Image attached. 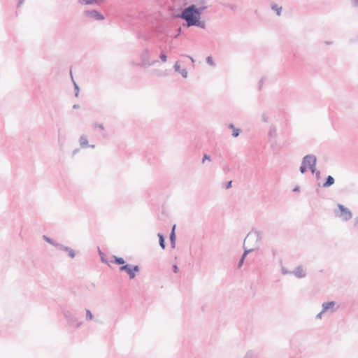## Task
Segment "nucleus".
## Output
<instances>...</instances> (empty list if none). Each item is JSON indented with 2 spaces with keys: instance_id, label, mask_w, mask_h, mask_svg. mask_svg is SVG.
Instances as JSON below:
<instances>
[{
  "instance_id": "26",
  "label": "nucleus",
  "mask_w": 358,
  "mask_h": 358,
  "mask_svg": "<svg viewBox=\"0 0 358 358\" xmlns=\"http://www.w3.org/2000/svg\"><path fill=\"white\" fill-rule=\"evenodd\" d=\"M299 170H300V172H301V173H304L306 171V170H307V166H306V165H305V164H303V162H302V163H301V166H300Z\"/></svg>"
},
{
  "instance_id": "11",
  "label": "nucleus",
  "mask_w": 358,
  "mask_h": 358,
  "mask_svg": "<svg viewBox=\"0 0 358 358\" xmlns=\"http://www.w3.org/2000/svg\"><path fill=\"white\" fill-rule=\"evenodd\" d=\"M268 136L270 141L275 140L277 137V129L275 126H270Z\"/></svg>"
},
{
  "instance_id": "49",
  "label": "nucleus",
  "mask_w": 358,
  "mask_h": 358,
  "mask_svg": "<svg viewBox=\"0 0 358 358\" xmlns=\"http://www.w3.org/2000/svg\"><path fill=\"white\" fill-rule=\"evenodd\" d=\"M263 82V79L260 80V85H262V83Z\"/></svg>"
},
{
  "instance_id": "28",
  "label": "nucleus",
  "mask_w": 358,
  "mask_h": 358,
  "mask_svg": "<svg viewBox=\"0 0 358 358\" xmlns=\"http://www.w3.org/2000/svg\"><path fill=\"white\" fill-rule=\"evenodd\" d=\"M173 69L176 71H180V65L179 64V62H176L173 66Z\"/></svg>"
},
{
  "instance_id": "29",
  "label": "nucleus",
  "mask_w": 358,
  "mask_h": 358,
  "mask_svg": "<svg viewBox=\"0 0 358 358\" xmlns=\"http://www.w3.org/2000/svg\"><path fill=\"white\" fill-rule=\"evenodd\" d=\"M206 160L211 161V157L207 154H204L203 159H202V163H204Z\"/></svg>"
},
{
  "instance_id": "21",
  "label": "nucleus",
  "mask_w": 358,
  "mask_h": 358,
  "mask_svg": "<svg viewBox=\"0 0 358 358\" xmlns=\"http://www.w3.org/2000/svg\"><path fill=\"white\" fill-rule=\"evenodd\" d=\"M175 228H176V226L174 225L172 229V231L170 234L169 238H170L171 241H176Z\"/></svg>"
},
{
  "instance_id": "35",
  "label": "nucleus",
  "mask_w": 358,
  "mask_h": 358,
  "mask_svg": "<svg viewBox=\"0 0 358 358\" xmlns=\"http://www.w3.org/2000/svg\"><path fill=\"white\" fill-rule=\"evenodd\" d=\"M231 185H232V181L230 180L229 182H227L226 184H225V188L226 189H229L231 187Z\"/></svg>"
},
{
  "instance_id": "12",
  "label": "nucleus",
  "mask_w": 358,
  "mask_h": 358,
  "mask_svg": "<svg viewBox=\"0 0 358 358\" xmlns=\"http://www.w3.org/2000/svg\"><path fill=\"white\" fill-rule=\"evenodd\" d=\"M334 182H335V180L334 178V177H332L331 176H328L327 178H326L325 182L322 184V187H324V188L329 187L331 186L332 185H334Z\"/></svg>"
},
{
  "instance_id": "39",
  "label": "nucleus",
  "mask_w": 358,
  "mask_h": 358,
  "mask_svg": "<svg viewBox=\"0 0 358 358\" xmlns=\"http://www.w3.org/2000/svg\"><path fill=\"white\" fill-rule=\"evenodd\" d=\"M230 170V168H229V165H226L223 167V171L227 173L228 171H229Z\"/></svg>"
},
{
  "instance_id": "38",
  "label": "nucleus",
  "mask_w": 358,
  "mask_h": 358,
  "mask_svg": "<svg viewBox=\"0 0 358 358\" xmlns=\"http://www.w3.org/2000/svg\"><path fill=\"white\" fill-rule=\"evenodd\" d=\"M314 173H315V177L318 180L320 178V171H317L315 169V172Z\"/></svg>"
},
{
  "instance_id": "48",
  "label": "nucleus",
  "mask_w": 358,
  "mask_h": 358,
  "mask_svg": "<svg viewBox=\"0 0 358 358\" xmlns=\"http://www.w3.org/2000/svg\"><path fill=\"white\" fill-rule=\"evenodd\" d=\"M188 57L191 59V61H192V62H194V59H193V57H189V56H188Z\"/></svg>"
},
{
  "instance_id": "42",
  "label": "nucleus",
  "mask_w": 358,
  "mask_h": 358,
  "mask_svg": "<svg viewBox=\"0 0 358 358\" xmlns=\"http://www.w3.org/2000/svg\"><path fill=\"white\" fill-rule=\"evenodd\" d=\"M299 186H296L294 189H293V191L294 192H299Z\"/></svg>"
},
{
  "instance_id": "22",
  "label": "nucleus",
  "mask_w": 358,
  "mask_h": 358,
  "mask_svg": "<svg viewBox=\"0 0 358 358\" xmlns=\"http://www.w3.org/2000/svg\"><path fill=\"white\" fill-rule=\"evenodd\" d=\"M206 62H207V64H208L209 65H210L212 66H214L215 65V64L214 63V61L213 59V57L211 56L207 57Z\"/></svg>"
},
{
  "instance_id": "20",
  "label": "nucleus",
  "mask_w": 358,
  "mask_h": 358,
  "mask_svg": "<svg viewBox=\"0 0 358 358\" xmlns=\"http://www.w3.org/2000/svg\"><path fill=\"white\" fill-rule=\"evenodd\" d=\"M159 58H160L161 61L164 63L167 62V56L164 51L161 52V53L159 55Z\"/></svg>"
},
{
  "instance_id": "18",
  "label": "nucleus",
  "mask_w": 358,
  "mask_h": 358,
  "mask_svg": "<svg viewBox=\"0 0 358 358\" xmlns=\"http://www.w3.org/2000/svg\"><path fill=\"white\" fill-rule=\"evenodd\" d=\"M114 258H115L114 262L116 264L122 265L125 263L124 259L122 257H117L114 256Z\"/></svg>"
},
{
  "instance_id": "25",
  "label": "nucleus",
  "mask_w": 358,
  "mask_h": 358,
  "mask_svg": "<svg viewBox=\"0 0 358 358\" xmlns=\"http://www.w3.org/2000/svg\"><path fill=\"white\" fill-rule=\"evenodd\" d=\"M43 239L47 241L48 243L53 245H56L57 243H55L54 241L50 238L49 237L46 236H43Z\"/></svg>"
},
{
  "instance_id": "6",
  "label": "nucleus",
  "mask_w": 358,
  "mask_h": 358,
  "mask_svg": "<svg viewBox=\"0 0 358 358\" xmlns=\"http://www.w3.org/2000/svg\"><path fill=\"white\" fill-rule=\"evenodd\" d=\"M85 16L94 19L95 20H103L105 17L103 14L96 10H87L85 11Z\"/></svg>"
},
{
  "instance_id": "50",
  "label": "nucleus",
  "mask_w": 358,
  "mask_h": 358,
  "mask_svg": "<svg viewBox=\"0 0 358 358\" xmlns=\"http://www.w3.org/2000/svg\"><path fill=\"white\" fill-rule=\"evenodd\" d=\"M357 221H358V217H357Z\"/></svg>"
},
{
  "instance_id": "10",
  "label": "nucleus",
  "mask_w": 358,
  "mask_h": 358,
  "mask_svg": "<svg viewBox=\"0 0 358 358\" xmlns=\"http://www.w3.org/2000/svg\"><path fill=\"white\" fill-rule=\"evenodd\" d=\"M292 273L298 278H302L306 276V273L303 270L302 266H298L296 267V268L292 271Z\"/></svg>"
},
{
  "instance_id": "36",
  "label": "nucleus",
  "mask_w": 358,
  "mask_h": 358,
  "mask_svg": "<svg viewBox=\"0 0 358 358\" xmlns=\"http://www.w3.org/2000/svg\"><path fill=\"white\" fill-rule=\"evenodd\" d=\"M173 272H174L175 273H178L179 269H178V266H177L176 264H174V265L173 266Z\"/></svg>"
},
{
  "instance_id": "24",
  "label": "nucleus",
  "mask_w": 358,
  "mask_h": 358,
  "mask_svg": "<svg viewBox=\"0 0 358 358\" xmlns=\"http://www.w3.org/2000/svg\"><path fill=\"white\" fill-rule=\"evenodd\" d=\"M69 255L70 257L71 258H74L75 256H76V252L75 251L71 249V248H69L68 250L66 251Z\"/></svg>"
},
{
  "instance_id": "27",
  "label": "nucleus",
  "mask_w": 358,
  "mask_h": 358,
  "mask_svg": "<svg viewBox=\"0 0 358 358\" xmlns=\"http://www.w3.org/2000/svg\"><path fill=\"white\" fill-rule=\"evenodd\" d=\"M179 72L183 78H186L187 77V71L185 69H181Z\"/></svg>"
},
{
  "instance_id": "17",
  "label": "nucleus",
  "mask_w": 358,
  "mask_h": 358,
  "mask_svg": "<svg viewBox=\"0 0 358 358\" xmlns=\"http://www.w3.org/2000/svg\"><path fill=\"white\" fill-rule=\"evenodd\" d=\"M79 3L85 5H90L98 3L97 0H78Z\"/></svg>"
},
{
  "instance_id": "15",
  "label": "nucleus",
  "mask_w": 358,
  "mask_h": 358,
  "mask_svg": "<svg viewBox=\"0 0 358 358\" xmlns=\"http://www.w3.org/2000/svg\"><path fill=\"white\" fill-rule=\"evenodd\" d=\"M80 145L83 148H87L88 147V141L86 136H81L79 139Z\"/></svg>"
},
{
  "instance_id": "30",
  "label": "nucleus",
  "mask_w": 358,
  "mask_h": 358,
  "mask_svg": "<svg viewBox=\"0 0 358 358\" xmlns=\"http://www.w3.org/2000/svg\"><path fill=\"white\" fill-rule=\"evenodd\" d=\"M73 85H74V90L76 91L75 95H76V96H78V93H79V87L75 82H73Z\"/></svg>"
},
{
  "instance_id": "7",
  "label": "nucleus",
  "mask_w": 358,
  "mask_h": 358,
  "mask_svg": "<svg viewBox=\"0 0 358 358\" xmlns=\"http://www.w3.org/2000/svg\"><path fill=\"white\" fill-rule=\"evenodd\" d=\"M338 207L341 211L339 217H341L343 221H348L352 218V214L348 208H345L342 204H338Z\"/></svg>"
},
{
  "instance_id": "9",
  "label": "nucleus",
  "mask_w": 358,
  "mask_h": 358,
  "mask_svg": "<svg viewBox=\"0 0 358 358\" xmlns=\"http://www.w3.org/2000/svg\"><path fill=\"white\" fill-rule=\"evenodd\" d=\"M336 302L333 301L327 303H323L322 306L323 312H329L331 313H335L339 308L338 306L336 307Z\"/></svg>"
},
{
  "instance_id": "46",
  "label": "nucleus",
  "mask_w": 358,
  "mask_h": 358,
  "mask_svg": "<svg viewBox=\"0 0 358 358\" xmlns=\"http://www.w3.org/2000/svg\"><path fill=\"white\" fill-rule=\"evenodd\" d=\"M355 5L356 6H358V0H355Z\"/></svg>"
},
{
  "instance_id": "2",
  "label": "nucleus",
  "mask_w": 358,
  "mask_h": 358,
  "mask_svg": "<svg viewBox=\"0 0 358 358\" xmlns=\"http://www.w3.org/2000/svg\"><path fill=\"white\" fill-rule=\"evenodd\" d=\"M263 238V234L262 231L259 230H252L250 231L247 236L245 237L244 240V243H250V241L254 242L253 248L250 249H245V251L243 254L242 255L239 262L238 264V268H240L244 262V260L246 257V256L250 253L251 252H253L254 250L258 249L260 247Z\"/></svg>"
},
{
  "instance_id": "45",
  "label": "nucleus",
  "mask_w": 358,
  "mask_h": 358,
  "mask_svg": "<svg viewBox=\"0 0 358 358\" xmlns=\"http://www.w3.org/2000/svg\"><path fill=\"white\" fill-rule=\"evenodd\" d=\"M79 108V105H78V104H74V105L73 106V108H74V109H77V108Z\"/></svg>"
},
{
  "instance_id": "1",
  "label": "nucleus",
  "mask_w": 358,
  "mask_h": 358,
  "mask_svg": "<svg viewBox=\"0 0 358 358\" xmlns=\"http://www.w3.org/2000/svg\"><path fill=\"white\" fill-rule=\"evenodd\" d=\"M196 3L199 7H196L195 4H192L185 8L180 13L177 14L176 17L185 20L187 27L195 26L205 29L206 22L201 20L200 18L203 10L208 8L207 0H199Z\"/></svg>"
},
{
  "instance_id": "23",
  "label": "nucleus",
  "mask_w": 358,
  "mask_h": 358,
  "mask_svg": "<svg viewBox=\"0 0 358 358\" xmlns=\"http://www.w3.org/2000/svg\"><path fill=\"white\" fill-rule=\"evenodd\" d=\"M94 317L92 313H91V311L88 309L86 310V319L87 320H92Z\"/></svg>"
},
{
  "instance_id": "34",
  "label": "nucleus",
  "mask_w": 358,
  "mask_h": 358,
  "mask_svg": "<svg viewBox=\"0 0 358 358\" xmlns=\"http://www.w3.org/2000/svg\"><path fill=\"white\" fill-rule=\"evenodd\" d=\"M281 271H282V273L283 275H287V274H288V273H292V271H288V270H287V268H285V267H282Z\"/></svg>"
},
{
  "instance_id": "43",
  "label": "nucleus",
  "mask_w": 358,
  "mask_h": 358,
  "mask_svg": "<svg viewBox=\"0 0 358 358\" xmlns=\"http://www.w3.org/2000/svg\"><path fill=\"white\" fill-rule=\"evenodd\" d=\"M176 241H171V248H175Z\"/></svg>"
},
{
  "instance_id": "47",
  "label": "nucleus",
  "mask_w": 358,
  "mask_h": 358,
  "mask_svg": "<svg viewBox=\"0 0 358 358\" xmlns=\"http://www.w3.org/2000/svg\"><path fill=\"white\" fill-rule=\"evenodd\" d=\"M78 150H79L78 149H76V150L73 151V155H75L76 153H77V152H78Z\"/></svg>"
},
{
  "instance_id": "37",
  "label": "nucleus",
  "mask_w": 358,
  "mask_h": 358,
  "mask_svg": "<svg viewBox=\"0 0 358 358\" xmlns=\"http://www.w3.org/2000/svg\"><path fill=\"white\" fill-rule=\"evenodd\" d=\"M325 312H323V309L322 310V311L320 313H319L317 315H316V318L317 319H321L322 317V315Z\"/></svg>"
},
{
  "instance_id": "14",
  "label": "nucleus",
  "mask_w": 358,
  "mask_h": 358,
  "mask_svg": "<svg viewBox=\"0 0 358 358\" xmlns=\"http://www.w3.org/2000/svg\"><path fill=\"white\" fill-rule=\"evenodd\" d=\"M271 9L276 12L278 16H280L281 15V11L282 9V6H279L277 3H272L271 4Z\"/></svg>"
},
{
  "instance_id": "8",
  "label": "nucleus",
  "mask_w": 358,
  "mask_h": 358,
  "mask_svg": "<svg viewBox=\"0 0 358 358\" xmlns=\"http://www.w3.org/2000/svg\"><path fill=\"white\" fill-rule=\"evenodd\" d=\"M149 55H150V50L148 48L145 49L143 51V52L141 53V59L142 63L143 64L148 65V66H152V65L155 64L156 62H157V60L150 61Z\"/></svg>"
},
{
  "instance_id": "41",
  "label": "nucleus",
  "mask_w": 358,
  "mask_h": 358,
  "mask_svg": "<svg viewBox=\"0 0 358 358\" xmlns=\"http://www.w3.org/2000/svg\"><path fill=\"white\" fill-rule=\"evenodd\" d=\"M95 127H98L99 129H101V130H103L104 127H103V124H95Z\"/></svg>"
},
{
  "instance_id": "5",
  "label": "nucleus",
  "mask_w": 358,
  "mask_h": 358,
  "mask_svg": "<svg viewBox=\"0 0 358 358\" xmlns=\"http://www.w3.org/2000/svg\"><path fill=\"white\" fill-rule=\"evenodd\" d=\"M140 268L138 265H131L127 264L120 267V271H126L131 280L135 278V272H138Z\"/></svg>"
},
{
  "instance_id": "32",
  "label": "nucleus",
  "mask_w": 358,
  "mask_h": 358,
  "mask_svg": "<svg viewBox=\"0 0 358 358\" xmlns=\"http://www.w3.org/2000/svg\"><path fill=\"white\" fill-rule=\"evenodd\" d=\"M56 246H58L61 250H62L64 251H67L69 248V247L64 246L62 245L57 244V243L56 244Z\"/></svg>"
},
{
  "instance_id": "33",
  "label": "nucleus",
  "mask_w": 358,
  "mask_h": 358,
  "mask_svg": "<svg viewBox=\"0 0 358 358\" xmlns=\"http://www.w3.org/2000/svg\"><path fill=\"white\" fill-rule=\"evenodd\" d=\"M56 246H58L61 250H62L64 251H67L69 248V247L64 246L62 245L57 244V243L56 244Z\"/></svg>"
},
{
  "instance_id": "19",
  "label": "nucleus",
  "mask_w": 358,
  "mask_h": 358,
  "mask_svg": "<svg viewBox=\"0 0 358 358\" xmlns=\"http://www.w3.org/2000/svg\"><path fill=\"white\" fill-rule=\"evenodd\" d=\"M244 358H257V355L252 351H248Z\"/></svg>"
},
{
  "instance_id": "31",
  "label": "nucleus",
  "mask_w": 358,
  "mask_h": 358,
  "mask_svg": "<svg viewBox=\"0 0 358 358\" xmlns=\"http://www.w3.org/2000/svg\"><path fill=\"white\" fill-rule=\"evenodd\" d=\"M262 120L264 122H268V117L265 114V113H263L262 115Z\"/></svg>"
},
{
  "instance_id": "44",
  "label": "nucleus",
  "mask_w": 358,
  "mask_h": 358,
  "mask_svg": "<svg viewBox=\"0 0 358 358\" xmlns=\"http://www.w3.org/2000/svg\"><path fill=\"white\" fill-rule=\"evenodd\" d=\"M181 32V28L179 27L178 29V34L176 36V37H177Z\"/></svg>"
},
{
  "instance_id": "16",
  "label": "nucleus",
  "mask_w": 358,
  "mask_h": 358,
  "mask_svg": "<svg viewBox=\"0 0 358 358\" xmlns=\"http://www.w3.org/2000/svg\"><path fill=\"white\" fill-rule=\"evenodd\" d=\"M157 236L159 237V243L160 247L162 249H165L166 243H165L164 236L160 233H159Z\"/></svg>"
},
{
  "instance_id": "4",
  "label": "nucleus",
  "mask_w": 358,
  "mask_h": 358,
  "mask_svg": "<svg viewBox=\"0 0 358 358\" xmlns=\"http://www.w3.org/2000/svg\"><path fill=\"white\" fill-rule=\"evenodd\" d=\"M303 164L309 167L312 173L315 172V166L317 163V158L314 155H307L302 160Z\"/></svg>"
},
{
  "instance_id": "3",
  "label": "nucleus",
  "mask_w": 358,
  "mask_h": 358,
  "mask_svg": "<svg viewBox=\"0 0 358 358\" xmlns=\"http://www.w3.org/2000/svg\"><path fill=\"white\" fill-rule=\"evenodd\" d=\"M63 315L69 325L73 326L76 328H78L82 324V322H78L76 315L73 314L70 310H64L63 311Z\"/></svg>"
},
{
  "instance_id": "13",
  "label": "nucleus",
  "mask_w": 358,
  "mask_h": 358,
  "mask_svg": "<svg viewBox=\"0 0 358 358\" xmlns=\"http://www.w3.org/2000/svg\"><path fill=\"white\" fill-rule=\"evenodd\" d=\"M228 128L230 129H232L233 131V133H232V136L234 137H238L241 133V129H238V128H236L235 126L234 125V124H229L228 125Z\"/></svg>"
},
{
  "instance_id": "40",
  "label": "nucleus",
  "mask_w": 358,
  "mask_h": 358,
  "mask_svg": "<svg viewBox=\"0 0 358 358\" xmlns=\"http://www.w3.org/2000/svg\"><path fill=\"white\" fill-rule=\"evenodd\" d=\"M24 1V0H18V3H17V8L20 7L21 5L23 4Z\"/></svg>"
}]
</instances>
